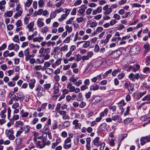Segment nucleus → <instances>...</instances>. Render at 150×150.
Returning a JSON list of instances; mask_svg holds the SVG:
<instances>
[{"label": "nucleus", "instance_id": "18", "mask_svg": "<svg viewBox=\"0 0 150 150\" xmlns=\"http://www.w3.org/2000/svg\"><path fill=\"white\" fill-rule=\"evenodd\" d=\"M143 47L145 49V54L147 53L150 51V45L149 43L145 44Z\"/></svg>", "mask_w": 150, "mask_h": 150}, {"label": "nucleus", "instance_id": "40", "mask_svg": "<svg viewBox=\"0 0 150 150\" xmlns=\"http://www.w3.org/2000/svg\"><path fill=\"white\" fill-rule=\"evenodd\" d=\"M19 103L16 102L13 104L12 107L13 109H16L18 108L19 107Z\"/></svg>", "mask_w": 150, "mask_h": 150}, {"label": "nucleus", "instance_id": "35", "mask_svg": "<svg viewBox=\"0 0 150 150\" xmlns=\"http://www.w3.org/2000/svg\"><path fill=\"white\" fill-rule=\"evenodd\" d=\"M45 71L47 73L50 74L53 73V70L51 68H47L45 69Z\"/></svg>", "mask_w": 150, "mask_h": 150}, {"label": "nucleus", "instance_id": "33", "mask_svg": "<svg viewBox=\"0 0 150 150\" xmlns=\"http://www.w3.org/2000/svg\"><path fill=\"white\" fill-rule=\"evenodd\" d=\"M121 71V69L118 68L117 69L114 70L112 72V76H115L117 73H118Z\"/></svg>", "mask_w": 150, "mask_h": 150}, {"label": "nucleus", "instance_id": "4", "mask_svg": "<svg viewBox=\"0 0 150 150\" xmlns=\"http://www.w3.org/2000/svg\"><path fill=\"white\" fill-rule=\"evenodd\" d=\"M6 136L10 140H13L15 138L13 135V131L12 129H11L8 130H6Z\"/></svg>", "mask_w": 150, "mask_h": 150}, {"label": "nucleus", "instance_id": "41", "mask_svg": "<svg viewBox=\"0 0 150 150\" xmlns=\"http://www.w3.org/2000/svg\"><path fill=\"white\" fill-rule=\"evenodd\" d=\"M32 1H27L25 3V7H29L32 4Z\"/></svg>", "mask_w": 150, "mask_h": 150}, {"label": "nucleus", "instance_id": "7", "mask_svg": "<svg viewBox=\"0 0 150 150\" xmlns=\"http://www.w3.org/2000/svg\"><path fill=\"white\" fill-rule=\"evenodd\" d=\"M125 88H127L129 92L131 91L132 92L134 90V85L132 83H130L129 82L125 83L124 84Z\"/></svg>", "mask_w": 150, "mask_h": 150}, {"label": "nucleus", "instance_id": "5", "mask_svg": "<svg viewBox=\"0 0 150 150\" xmlns=\"http://www.w3.org/2000/svg\"><path fill=\"white\" fill-rule=\"evenodd\" d=\"M128 78L130 80L134 82L135 81V79L138 80L139 78L140 79L141 78L139 73H136L134 74L133 73H130L128 76Z\"/></svg>", "mask_w": 150, "mask_h": 150}, {"label": "nucleus", "instance_id": "52", "mask_svg": "<svg viewBox=\"0 0 150 150\" xmlns=\"http://www.w3.org/2000/svg\"><path fill=\"white\" fill-rule=\"evenodd\" d=\"M112 11L111 8H109L105 11L104 14L105 15L109 14L112 12Z\"/></svg>", "mask_w": 150, "mask_h": 150}, {"label": "nucleus", "instance_id": "1", "mask_svg": "<svg viewBox=\"0 0 150 150\" xmlns=\"http://www.w3.org/2000/svg\"><path fill=\"white\" fill-rule=\"evenodd\" d=\"M24 129L21 127L20 129L18 131L16 134V138L15 140L16 144L17 145L19 146L20 145L22 142V139H24L25 138V135L21 134L22 132L24 131Z\"/></svg>", "mask_w": 150, "mask_h": 150}, {"label": "nucleus", "instance_id": "44", "mask_svg": "<svg viewBox=\"0 0 150 150\" xmlns=\"http://www.w3.org/2000/svg\"><path fill=\"white\" fill-rule=\"evenodd\" d=\"M66 14H63L62 15L61 18L59 19V21H63L64 19H65L67 17Z\"/></svg>", "mask_w": 150, "mask_h": 150}, {"label": "nucleus", "instance_id": "55", "mask_svg": "<svg viewBox=\"0 0 150 150\" xmlns=\"http://www.w3.org/2000/svg\"><path fill=\"white\" fill-rule=\"evenodd\" d=\"M125 74L123 73H122L118 75L117 77L118 79L121 80L125 76Z\"/></svg>", "mask_w": 150, "mask_h": 150}, {"label": "nucleus", "instance_id": "43", "mask_svg": "<svg viewBox=\"0 0 150 150\" xmlns=\"http://www.w3.org/2000/svg\"><path fill=\"white\" fill-rule=\"evenodd\" d=\"M150 100V95L148 94L144 97L142 99V101L149 100Z\"/></svg>", "mask_w": 150, "mask_h": 150}, {"label": "nucleus", "instance_id": "36", "mask_svg": "<svg viewBox=\"0 0 150 150\" xmlns=\"http://www.w3.org/2000/svg\"><path fill=\"white\" fill-rule=\"evenodd\" d=\"M13 41L16 43H19V36L18 35H15L13 39Z\"/></svg>", "mask_w": 150, "mask_h": 150}, {"label": "nucleus", "instance_id": "26", "mask_svg": "<svg viewBox=\"0 0 150 150\" xmlns=\"http://www.w3.org/2000/svg\"><path fill=\"white\" fill-rule=\"evenodd\" d=\"M146 93V91H145L142 93H139L137 95V99H139L142 98L144 95H145Z\"/></svg>", "mask_w": 150, "mask_h": 150}, {"label": "nucleus", "instance_id": "39", "mask_svg": "<svg viewBox=\"0 0 150 150\" xmlns=\"http://www.w3.org/2000/svg\"><path fill=\"white\" fill-rule=\"evenodd\" d=\"M69 80L70 81L74 83L77 81V79L74 77V75H73L70 77Z\"/></svg>", "mask_w": 150, "mask_h": 150}, {"label": "nucleus", "instance_id": "63", "mask_svg": "<svg viewBox=\"0 0 150 150\" xmlns=\"http://www.w3.org/2000/svg\"><path fill=\"white\" fill-rule=\"evenodd\" d=\"M71 141V139H70V138L69 137H67L64 141V143H65L66 144L70 143Z\"/></svg>", "mask_w": 150, "mask_h": 150}, {"label": "nucleus", "instance_id": "54", "mask_svg": "<svg viewBox=\"0 0 150 150\" xmlns=\"http://www.w3.org/2000/svg\"><path fill=\"white\" fill-rule=\"evenodd\" d=\"M95 99L97 103H99L102 100L101 97L98 96L96 97L95 98Z\"/></svg>", "mask_w": 150, "mask_h": 150}, {"label": "nucleus", "instance_id": "47", "mask_svg": "<svg viewBox=\"0 0 150 150\" xmlns=\"http://www.w3.org/2000/svg\"><path fill=\"white\" fill-rule=\"evenodd\" d=\"M111 36L112 35L111 34H109L107 35L105 39V41L107 43L108 42L110 39L111 38Z\"/></svg>", "mask_w": 150, "mask_h": 150}, {"label": "nucleus", "instance_id": "12", "mask_svg": "<svg viewBox=\"0 0 150 150\" xmlns=\"http://www.w3.org/2000/svg\"><path fill=\"white\" fill-rule=\"evenodd\" d=\"M87 25H89V26L91 28L96 27L97 25V23L94 21H92L91 20H89L87 22Z\"/></svg>", "mask_w": 150, "mask_h": 150}, {"label": "nucleus", "instance_id": "14", "mask_svg": "<svg viewBox=\"0 0 150 150\" xmlns=\"http://www.w3.org/2000/svg\"><path fill=\"white\" fill-rule=\"evenodd\" d=\"M17 98L19 100L22 101L24 99L23 94L22 92H18L16 93Z\"/></svg>", "mask_w": 150, "mask_h": 150}, {"label": "nucleus", "instance_id": "28", "mask_svg": "<svg viewBox=\"0 0 150 150\" xmlns=\"http://www.w3.org/2000/svg\"><path fill=\"white\" fill-rule=\"evenodd\" d=\"M15 125L16 127H20L23 126L24 125V123L22 121H18L16 122Z\"/></svg>", "mask_w": 150, "mask_h": 150}, {"label": "nucleus", "instance_id": "53", "mask_svg": "<svg viewBox=\"0 0 150 150\" xmlns=\"http://www.w3.org/2000/svg\"><path fill=\"white\" fill-rule=\"evenodd\" d=\"M82 83V80L80 79L79 80L77 81H76L75 84L76 86L78 87Z\"/></svg>", "mask_w": 150, "mask_h": 150}, {"label": "nucleus", "instance_id": "6", "mask_svg": "<svg viewBox=\"0 0 150 150\" xmlns=\"http://www.w3.org/2000/svg\"><path fill=\"white\" fill-rule=\"evenodd\" d=\"M139 47L135 46L132 47L130 50L131 54L133 55H135L138 54L139 52Z\"/></svg>", "mask_w": 150, "mask_h": 150}, {"label": "nucleus", "instance_id": "23", "mask_svg": "<svg viewBox=\"0 0 150 150\" xmlns=\"http://www.w3.org/2000/svg\"><path fill=\"white\" fill-rule=\"evenodd\" d=\"M103 28L101 27H97L96 30L94 31L93 32L94 34L95 35L101 32L103 30Z\"/></svg>", "mask_w": 150, "mask_h": 150}, {"label": "nucleus", "instance_id": "10", "mask_svg": "<svg viewBox=\"0 0 150 150\" xmlns=\"http://www.w3.org/2000/svg\"><path fill=\"white\" fill-rule=\"evenodd\" d=\"M59 114L63 116L62 119L64 120L69 119V117L67 114V112L65 111L60 110L58 112Z\"/></svg>", "mask_w": 150, "mask_h": 150}, {"label": "nucleus", "instance_id": "9", "mask_svg": "<svg viewBox=\"0 0 150 150\" xmlns=\"http://www.w3.org/2000/svg\"><path fill=\"white\" fill-rule=\"evenodd\" d=\"M79 121L77 119L74 120L72 122L73 125H74L75 129H81V123L79 122Z\"/></svg>", "mask_w": 150, "mask_h": 150}, {"label": "nucleus", "instance_id": "16", "mask_svg": "<svg viewBox=\"0 0 150 150\" xmlns=\"http://www.w3.org/2000/svg\"><path fill=\"white\" fill-rule=\"evenodd\" d=\"M6 108H4V110L1 111L0 114V116L1 118H2L1 119H3L4 120H5L6 115L4 114L6 113Z\"/></svg>", "mask_w": 150, "mask_h": 150}, {"label": "nucleus", "instance_id": "61", "mask_svg": "<svg viewBox=\"0 0 150 150\" xmlns=\"http://www.w3.org/2000/svg\"><path fill=\"white\" fill-rule=\"evenodd\" d=\"M61 104L59 103H58L57 105L56 108H55V110L58 112V111L61 110H60Z\"/></svg>", "mask_w": 150, "mask_h": 150}, {"label": "nucleus", "instance_id": "46", "mask_svg": "<svg viewBox=\"0 0 150 150\" xmlns=\"http://www.w3.org/2000/svg\"><path fill=\"white\" fill-rule=\"evenodd\" d=\"M132 120V119L131 118H127L124 121V123L125 124H127L129 123Z\"/></svg>", "mask_w": 150, "mask_h": 150}, {"label": "nucleus", "instance_id": "42", "mask_svg": "<svg viewBox=\"0 0 150 150\" xmlns=\"http://www.w3.org/2000/svg\"><path fill=\"white\" fill-rule=\"evenodd\" d=\"M8 86L11 87H13L15 86L16 82L15 81H11L7 83Z\"/></svg>", "mask_w": 150, "mask_h": 150}, {"label": "nucleus", "instance_id": "3", "mask_svg": "<svg viewBox=\"0 0 150 150\" xmlns=\"http://www.w3.org/2000/svg\"><path fill=\"white\" fill-rule=\"evenodd\" d=\"M67 88L69 89L70 92H74L76 93H78L80 91V89L79 88H76L72 85V83L68 82L67 84Z\"/></svg>", "mask_w": 150, "mask_h": 150}, {"label": "nucleus", "instance_id": "24", "mask_svg": "<svg viewBox=\"0 0 150 150\" xmlns=\"http://www.w3.org/2000/svg\"><path fill=\"white\" fill-rule=\"evenodd\" d=\"M59 85L58 83H55L54 85V88L55 89L54 91V93L55 94L58 93L59 92V89L58 88L59 86Z\"/></svg>", "mask_w": 150, "mask_h": 150}, {"label": "nucleus", "instance_id": "11", "mask_svg": "<svg viewBox=\"0 0 150 150\" xmlns=\"http://www.w3.org/2000/svg\"><path fill=\"white\" fill-rule=\"evenodd\" d=\"M120 51H115L112 52L110 56L112 58L115 59L120 56Z\"/></svg>", "mask_w": 150, "mask_h": 150}, {"label": "nucleus", "instance_id": "51", "mask_svg": "<svg viewBox=\"0 0 150 150\" xmlns=\"http://www.w3.org/2000/svg\"><path fill=\"white\" fill-rule=\"evenodd\" d=\"M93 55V51H88L87 55L88 57L91 58Z\"/></svg>", "mask_w": 150, "mask_h": 150}, {"label": "nucleus", "instance_id": "48", "mask_svg": "<svg viewBox=\"0 0 150 150\" xmlns=\"http://www.w3.org/2000/svg\"><path fill=\"white\" fill-rule=\"evenodd\" d=\"M14 44L13 43H11L8 46V50H13L14 48Z\"/></svg>", "mask_w": 150, "mask_h": 150}, {"label": "nucleus", "instance_id": "62", "mask_svg": "<svg viewBox=\"0 0 150 150\" xmlns=\"http://www.w3.org/2000/svg\"><path fill=\"white\" fill-rule=\"evenodd\" d=\"M149 118V117H147V116H143L141 117L140 119L142 121H144L146 120Z\"/></svg>", "mask_w": 150, "mask_h": 150}, {"label": "nucleus", "instance_id": "56", "mask_svg": "<svg viewBox=\"0 0 150 150\" xmlns=\"http://www.w3.org/2000/svg\"><path fill=\"white\" fill-rule=\"evenodd\" d=\"M51 85L50 83H47L44 84L43 87L45 89H48L50 88Z\"/></svg>", "mask_w": 150, "mask_h": 150}, {"label": "nucleus", "instance_id": "32", "mask_svg": "<svg viewBox=\"0 0 150 150\" xmlns=\"http://www.w3.org/2000/svg\"><path fill=\"white\" fill-rule=\"evenodd\" d=\"M39 119L38 118L35 117L30 122V124L32 125H34L36 124L38 121Z\"/></svg>", "mask_w": 150, "mask_h": 150}, {"label": "nucleus", "instance_id": "22", "mask_svg": "<svg viewBox=\"0 0 150 150\" xmlns=\"http://www.w3.org/2000/svg\"><path fill=\"white\" fill-rule=\"evenodd\" d=\"M20 113L21 114V116L22 117H26L29 115V113L28 112H25L23 110H22L20 111Z\"/></svg>", "mask_w": 150, "mask_h": 150}, {"label": "nucleus", "instance_id": "37", "mask_svg": "<svg viewBox=\"0 0 150 150\" xmlns=\"http://www.w3.org/2000/svg\"><path fill=\"white\" fill-rule=\"evenodd\" d=\"M90 45V42L89 41L85 42L83 45V47L85 48H86L88 47Z\"/></svg>", "mask_w": 150, "mask_h": 150}, {"label": "nucleus", "instance_id": "21", "mask_svg": "<svg viewBox=\"0 0 150 150\" xmlns=\"http://www.w3.org/2000/svg\"><path fill=\"white\" fill-rule=\"evenodd\" d=\"M61 60L60 59H59L56 61L55 63L52 64V67L53 68H55L56 66L59 65L61 63Z\"/></svg>", "mask_w": 150, "mask_h": 150}, {"label": "nucleus", "instance_id": "64", "mask_svg": "<svg viewBox=\"0 0 150 150\" xmlns=\"http://www.w3.org/2000/svg\"><path fill=\"white\" fill-rule=\"evenodd\" d=\"M113 17L117 20H119L120 18V16L117 14H114Z\"/></svg>", "mask_w": 150, "mask_h": 150}, {"label": "nucleus", "instance_id": "8", "mask_svg": "<svg viewBox=\"0 0 150 150\" xmlns=\"http://www.w3.org/2000/svg\"><path fill=\"white\" fill-rule=\"evenodd\" d=\"M141 144L142 145H143L146 142L150 141V135L148 136L145 137H142L141 138Z\"/></svg>", "mask_w": 150, "mask_h": 150}, {"label": "nucleus", "instance_id": "17", "mask_svg": "<svg viewBox=\"0 0 150 150\" xmlns=\"http://www.w3.org/2000/svg\"><path fill=\"white\" fill-rule=\"evenodd\" d=\"M43 19L42 18H39L37 21V25L39 27H42L44 25V23L42 21Z\"/></svg>", "mask_w": 150, "mask_h": 150}, {"label": "nucleus", "instance_id": "30", "mask_svg": "<svg viewBox=\"0 0 150 150\" xmlns=\"http://www.w3.org/2000/svg\"><path fill=\"white\" fill-rule=\"evenodd\" d=\"M70 122L69 121H65L62 123V125L64 127H67L70 125Z\"/></svg>", "mask_w": 150, "mask_h": 150}, {"label": "nucleus", "instance_id": "15", "mask_svg": "<svg viewBox=\"0 0 150 150\" xmlns=\"http://www.w3.org/2000/svg\"><path fill=\"white\" fill-rule=\"evenodd\" d=\"M34 25V23L33 22H31L27 25L26 26L28 29L29 31L31 32H33V27Z\"/></svg>", "mask_w": 150, "mask_h": 150}, {"label": "nucleus", "instance_id": "38", "mask_svg": "<svg viewBox=\"0 0 150 150\" xmlns=\"http://www.w3.org/2000/svg\"><path fill=\"white\" fill-rule=\"evenodd\" d=\"M71 144H67L64 143L63 144V147L65 149H69L71 147Z\"/></svg>", "mask_w": 150, "mask_h": 150}, {"label": "nucleus", "instance_id": "34", "mask_svg": "<svg viewBox=\"0 0 150 150\" xmlns=\"http://www.w3.org/2000/svg\"><path fill=\"white\" fill-rule=\"evenodd\" d=\"M65 29L66 30V31L68 32L69 33L71 32L72 30V28L71 26H70L69 25H66L65 27Z\"/></svg>", "mask_w": 150, "mask_h": 150}, {"label": "nucleus", "instance_id": "58", "mask_svg": "<svg viewBox=\"0 0 150 150\" xmlns=\"http://www.w3.org/2000/svg\"><path fill=\"white\" fill-rule=\"evenodd\" d=\"M71 39L70 36L67 37L64 41L63 42L64 43H68L70 41Z\"/></svg>", "mask_w": 150, "mask_h": 150}, {"label": "nucleus", "instance_id": "20", "mask_svg": "<svg viewBox=\"0 0 150 150\" xmlns=\"http://www.w3.org/2000/svg\"><path fill=\"white\" fill-rule=\"evenodd\" d=\"M13 11H9L5 12L4 15V16L5 17H11L13 15Z\"/></svg>", "mask_w": 150, "mask_h": 150}, {"label": "nucleus", "instance_id": "27", "mask_svg": "<svg viewBox=\"0 0 150 150\" xmlns=\"http://www.w3.org/2000/svg\"><path fill=\"white\" fill-rule=\"evenodd\" d=\"M99 88V86L97 84L95 86L92 85L90 87V90L91 91L93 90L95 91L98 90Z\"/></svg>", "mask_w": 150, "mask_h": 150}, {"label": "nucleus", "instance_id": "49", "mask_svg": "<svg viewBox=\"0 0 150 150\" xmlns=\"http://www.w3.org/2000/svg\"><path fill=\"white\" fill-rule=\"evenodd\" d=\"M56 15L57 14L55 11L52 12L50 14V17L52 19L56 17Z\"/></svg>", "mask_w": 150, "mask_h": 150}, {"label": "nucleus", "instance_id": "57", "mask_svg": "<svg viewBox=\"0 0 150 150\" xmlns=\"http://www.w3.org/2000/svg\"><path fill=\"white\" fill-rule=\"evenodd\" d=\"M81 91H84L88 88V87L86 85H83L81 86Z\"/></svg>", "mask_w": 150, "mask_h": 150}, {"label": "nucleus", "instance_id": "50", "mask_svg": "<svg viewBox=\"0 0 150 150\" xmlns=\"http://www.w3.org/2000/svg\"><path fill=\"white\" fill-rule=\"evenodd\" d=\"M13 50L16 51H18L19 48V46L18 44H16L14 45Z\"/></svg>", "mask_w": 150, "mask_h": 150}, {"label": "nucleus", "instance_id": "2", "mask_svg": "<svg viewBox=\"0 0 150 150\" xmlns=\"http://www.w3.org/2000/svg\"><path fill=\"white\" fill-rule=\"evenodd\" d=\"M44 135V134L38 137V139L34 141L37 146L40 149H42L45 146V142L47 141V138Z\"/></svg>", "mask_w": 150, "mask_h": 150}, {"label": "nucleus", "instance_id": "29", "mask_svg": "<svg viewBox=\"0 0 150 150\" xmlns=\"http://www.w3.org/2000/svg\"><path fill=\"white\" fill-rule=\"evenodd\" d=\"M48 27L47 26H44L41 29V31L43 33H46L48 31Z\"/></svg>", "mask_w": 150, "mask_h": 150}, {"label": "nucleus", "instance_id": "19", "mask_svg": "<svg viewBox=\"0 0 150 150\" xmlns=\"http://www.w3.org/2000/svg\"><path fill=\"white\" fill-rule=\"evenodd\" d=\"M30 83H29V86L31 89H32L35 86V83L36 81L34 79H32L30 80Z\"/></svg>", "mask_w": 150, "mask_h": 150}, {"label": "nucleus", "instance_id": "13", "mask_svg": "<svg viewBox=\"0 0 150 150\" xmlns=\"http://www.w3.org/2000/svg\"><path fill=\"white\" fill-rule=\"evenodd\" d=\"M99 137H96L94 140H93V142L95 145L97 146H99L101 144V142L100 141Z\"/></svg>", "mask_w": 150, "mask_h": 150}, {"label": "nucleus", "instance_id": "25", "mask_svg": "<svg viewBox=\"0 0 150 150\" xmlns=\"http://www.w3.org/2000/svg\"><path fill=\"white\" fill-rule=\"evenodd\" d=\"M86 18L84 19L83 16H81L76 18V21L78 23H81L82 21H86Z\"/></svg>", "mask_w": 150, "mask_h": 150}, {"label": "nucleus", "instance_id": "60", "mask_svg": "<svg viewBox=\"0 0 150 150\" xmlns=\"http://www.w3.org/2000/svg\"><path fill=\"white\" fill-rule=\"evenodd\" d=\"M119 118L120 116L118 115H116L113 116H112V120L114 121H115L116 120H119Z\"/></svg>", "mask_w": 150, "mask_h": 150}, {"label": "nucleus", "instance_id": "45", "mask_svg": "<svg viewBox=\"0 0 150 150\" xmlns=\"http://www.w3.org/2000/svg\"><path fill=\"white\" fill-rule=\"evenodd\" d=\"M77 96V99L78 101H81L83 100V96L81 93H79Z\"/></svg>", "mask_w": 150, "mask_h": 150}, {"label": "nucleus", "instance_id": "59", "mask_svg": "<svg viewBox=\"0 0 150 150\" xmlns=\"http://www.w3.org/2000/svg\"><path fill=\"white\" fill-rule=\"evenodd\" d=\"M29 60L30 63L31 64H33L35 63L37 64V62H36V61L35 59L33 58H31Z\"/></svg>", "mask_w": 150, "mask_h": 150}, {"label": "nucleus", "instance_id": "31", "mask_svg": "<svg viewBox=\"0 0 150 150\" xmlns=\"http://www.w3.org/2000/svg\"><path fill=\"white\" fill-rule=\"evenodd\" d=\"M19 119V116L18 115H14L13 117V118L10 119L11 122H13L14 120H17Z\"/></svg>", "mask_w": 150, "mask_h": 150}]
</instances>
